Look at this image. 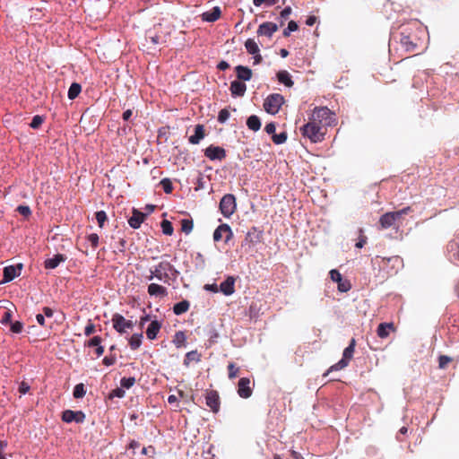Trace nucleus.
Instances as JSON below:
<instances>
[{"label": "nucleus", "mask_w": 459, "mask_h": 459, "mask_svg": "<svg viewBox=\"0 0 459 459\" xmlns=\"http://www.w3.org/2000/svg\"><path fill=\"white\" fill-rule=\"evenodd\" d=\"M169 273L176 278L178 272L169 261H161L159 264L154 266L153 270H151V274L147 279L152 281L153 278H157L159 281L168 283L170 280Z\"/></svg>", "instance_id": "nucleus-1"}, {"label": "nucleus", "mask_w": 459, "mask_h": 459, "mask_svg": "<svg viewBox=\"0 0 459 459\" xmlns=\"http://www.w3.org/2000/svg\"><path fill=\"white\" fill-rule=\"evenodd\" d=\"M310 119L324 128L333 125L335 114L327 107L315 108Z\"/></svg>", "instance_id": "nucleus-2"}, {"label": "nucleus", "mask_w": 459, "mask_h": 459, "mask_svg": "<svg viewBox=\"0 0 459 459\" xmlns=\"http://www.w3.org/2000/svg\"><path fill=\"white\" fill-rule=\"evenodd\" d=\"M300 131L303 136L307 137L313 143L323 141L325 134L323 131V127L311 119L300 128Z\"/></svg>", "instance_id": "nucleus-3"}, {"label": "nucleus", "mask_w": 459, "mask_h": 459, "mask_svg": "<svg viewBox=\"0 0 459 459\" xmlns=\"http://www.w3.org/2000/svg\"><path fill=\"white\" fill-rule=\"evenodd\" d=\"M411 210V207L407 206L402 210L383 214L379 219L381 229H388L394 226L397 220L401 219L403 215L407 214Z\"/></svg>", "instance_id": "nucleus-4"}, {"label": "nucleus", "mask_w": 459, "mask_h": 459, "mask_svg": "<svg viewBox=\"0 0 459 459\" xmlns=\"http://www.w3.org/2000/svg\"><path fill=\"white\" fill-rule=\"evenodd\" d=\"M284 103V98L278 93L270 94L264 102V110L270 114H276Z\"/></svg>", "instance_id": "nucleus-5"}, {"label": "nucleus", "mask_w": 459, "mask_h": 459, "mask_svg": "<svg viewBox=\"0 0 459 459\" xmlns=\"http://www.w3.org/2000/svg\"><path fill=\"white\" fill-rule=\"evenodd\" d=\"M236 198L231 194L225 195L220 202V211L224 217L230 218L236 211Z\"/></svg>", "instance_id": "nucleus-6"}, {"label": "nucleus", "mask_w": 459, "mask_h": 459, "mask_svg": "<svg viewBox=\"0 0 459 459\" xmlns=\"http://www.w3.org/2000/svg\"><path fill=\"white\" fill-rule=\"evenodd\" d=\"M111 322L113 328L120 334L126 333L127 329H132L134 327V323L132 321L126 320L118 313L112 316Z\"/></svg>", "instance_id": "nucleus-7"}, {"label": "nucleus", "mask_w": 459, "mask_h": 459, "mask_svg": "<svg viewBox=\"0 0 459 459\" xmlns=\"http://www.w3.org/2000/svg\"><path fill=\"white\" fill-rule=\"evenodd\" d=\"M400 43L405 51L411 53L418 48V40L415 35L406 30L401 32Z\"/></svg>", "instance_id": "nucleus-8"}, {"label": "nucleus", "mask_w": 459, "mask_h": 459, "mask_svg": "<svg viewBox=\"0 0 459 459\" xmlns=\"http://www.w3.org/2000/svg\"><path fill=\"white\" fill-rule=\"evenodd\" d=\"M263 238V231L258 230L256 227H252L246 234L244 240L242 241L241 246H247L248 247H252L256 244L260 243Z\"/></svg>", "instance_id": "nucleus-9"}, {"label": "nucleus", "mask_w": 459, "mask_h": 459, "mask_svg": "<svg viewBox=\"0 0 459 459\" xmlns=\"http://www.w3.org/2000/svg\"><path fill=\"white\" fill-rule=\"evenodd\" d=\"M233 238L231 228L226 224H221L213 232V240L215 242L221 241L224 238V242L228 243Z\"/></svg>", "instance_id": "nucleus-10"}, {"label": "nucleus", "mask_w": 459, "mask_h": 459, "mask_svg": "<svg viewBox=\"0 0 459 459\" xmlns=\"http://www.w3.org/2000/svg\"><path fill=\"white\" fill-rule=\"evenodd\" d=\"M62 420L66 423L73 421L82 423L85 420V414L82 411L65 410L62 413Z\"/></svg>", "instance_id": "nucleus-11"}, {"label": "nucleus", "mask_w": 459, "mask_h": 459, "mask_svg": "<svg viewBox=\"0 0 459 459\" xmlns=\"http://www.w3.org/2000/svg\"><path fill=\"white\" fill-rule=\"evenodd\" d=\"M206 405L213 411L218 412L220 410V397L215 390H208L205 394Z\"/></svg>", "instance_id": "nucleus-12"}, {"label": "nucleus", "mask_w": 459, "mask_h": 459, "mask_svg": "<svg viewBox=\"0 0 459 459\" xmlns=\"http://www.w3.org/2000/svg\"><path fill=\"white\" fill-rule=\"evenodd\" d=\"M204 155L212 160H221L226 157V151L221 146L212 144L205 149Z\"/></svg>", "instance_id": "nucleus-13"}, {"label": "nucleus", "mask_w": 459, "mask_h": 459, "mask_svg": "<svg viewBox=\"0 0 459 459\" xmlns=\"http://www.w3.org/2000/svg\"><path fill=\"white\" fill-rule=\"evenodd\" d=\"M253 394L250 387V379L248 377H241L238 383V394L244 399L249 398Z\"/></svg>", "instance_id": "nucleus-14"}, {"label": "nucleus", "mask_w": 459, "mask_h": 459, "mask_svg": "<svg viewBox=\"0 0 459 459\" xmlns=\"http://www.w3.org/2000/svg\"><path fill=\"white\" fill-rule=\"evenodd\" d=\"M332 281L338 283V290L346 292L351 289V283L347 280H343L342 274L335 269L329 273Z\"/></svg>", "instance_id": "nucleus-15"}, {"label": "nucleus", "mask_w": 459, "mask_h": 459, "mask_svg": "<svg viewBox=\"0 0 459 459\" xmlns=\"http://www.w3.org/2000/svg\"><path fill=\"white\" fill-rule=\"evenodd\" d=\"M22 269V264H18L17 265H9L4 268V279L3 282H9L15 277L19 276Z\"/></svg>", "instance_id": "nucleus-16"}, {"label": "nucleus", "mask_w": 459, "mask_h": 459, "mask_svg": "<svg viewBox=\"0 0 459 459\" xmlns=\"http://www.w3.org/2000/svg\"><path fill=\"white\" fill-rule=\"evenodd\" d=\"M147 214L140 212L139 210L134 208L132 211V216L128 219V224L131 228L136 230L139 229L141 224L146 219Z\"/></svg>", "instance_id": "nucleus-17"}, {"label": "nucleus", "mask_w": 459, "mask_h": 459, "mask_svg": "<svg viewBox=\"0 0 459 459\" xmlns=\"http://www.w3.org/2000/svg\"><path fill=\"white\" fill-rule=\"evenodd\" d=\"M278 30V26L270 22H264L259 25L257 34L259 36H266L271 38L274 32Z\"/></svg>", "instance_id": "nucleus-18"}, {"label": "nucleus", "mask_w": 459, "mask_h": 459, "mask_svg": "<svg viewBox=\"0 0 459 459\" xmlns=\"http://www.w3.org/2000/svg\"><path fill=\"white\" fill-rule=\"evenodd\" d=\"M220 290L226 296H230L235 292V278L228 276L227 279L220 284Z\"/></svg>", "instance_id": "nucleus-19"}, {"label": "nucleus", "mask_w": 459, "mask_h": 459, "mask_svg": "<svg viewBox=\"0 0 459 459\" xmlns=\"http://www.w3.org/2000/svg\"><path fill=\"white\" fill-rule=\"evenodd\" d=\"M230 90L233 97H242L247 91V85L242 81L235 80L231 82Z\"/></svg>", "instance_id": "nucleus-20"}, {"label": "nucleus", "mask_w": 459, "mask_h": 459, "mask_svg": "<svg viewBox=\"0 0 459 459\" xmlns=\"http://www.w3.org/2000/svg\"><path fill=\"white\" fill-rule=\"evenodd\" d=\"M235 72L237 74V78L239 81L246 82V81L251 80V78H252V74H253L252 70L250 68H248L247 66H244L241 65H237L235 67Z\"/></svg>", "instance_id": "nucleus-21"}, {"label": "nucleus", "mask_w": 459, "mask_h": 459, "mask_svg": "<svg viewBox=\"0 0 459 459\" xmlns=\"http://www.w3.org/2000/svg\"><path fill=\"white\" fill-rule=\"evenodd\" d=\"M66 260V256L63 254H56L51 258H48L44 262V266L46 269H55L62 262Z\"/></svg>", "instance_id": "nucleus-22"}, {"label": "nucleus", "mask_w": 459, "mask_h": 459, "mask_svg": "<svg viewBox=\"0 0 459 459\" xmlns=\"http://www.w3.org/2000/svg\"><path fill=\"white\" fill-rule=\"evenodd\" d=\"M205 136L204 126L198 124L195 126V134L188 139L192 144H198Z\"/></svg>", "instance_id": "nucleus-23"}, {"label": "nucleus", "mask_w": 459, "mask_h": 459, "mask_svg": "<svg viewBox=\"0 0 459 459\" xmlns=\"http://www.w3.org/2000/svg\"><path fill=\"white\" fill-rule=\"evenodd\" d=\"M160 328H161V323L157 321V320H153L151 322V324L149 325V326L147 327V330H146V336L149 340H154L156 339L159 332L160 331Z\"/></svg>", "instance_id": "nucleus-24"}, {"label": "nucleus", "mask_w": 459, "mask_h": 459, "mask_svg": "<svg viewBox=\"0 0 459 459\" xmlns=\"http://www.w3.org/2000/svg\"><path fill=\"white\" fill-rule=\"evenodd\" d=\"M394 331V325L393 323H381L378 325L377 333L378 337L384 339L389 336L390 332Z\"/></svg>", "instance_id": "nucleus-25"}, {"label": "nucleus", "mask_w": 459, "mask_h": 459, "mask_svg": "<svg viewBox=\"0 0 459 459\" xmlns=\"http://www.w3.org/2000/svg\"><path fill=\"white\" fill-rule=\"evenodd\" d=\"M221 12L219 6L213 7L211 11L205 12L202 14L203 21L213 22L221 17Z\"/></svg>", "instance_id": "nucleus-26"}, {"label": "nucleus", "mask_w": 459, "mask_h": 459, "mask_svg": "<svg viewBox=\"0 0 459 459\" xmlns=\"http://www.w3.org/2000/svg\"><path fill=\"white\" fill-rule=\"evenodd\" d=\"M148 293L151 296H160L164 297L168 294L167 289L157 283H151L148 286Z\"/></svg>", "instance_id": "nucleus-27"}, {"label": "nucleus", "mask_w": 459, "mask_h": 459, "mask_svg": "<svg viewBox=\"0 0 459 459\" xmlns=\"http://www.w3.org/2000/svg\"><path fill=\"white\" fill-rule=\"evenodd\" d=\"M278 81L287 87L293 86V81L291 80L290 74L286 70H281L277 73Z\"/></svg>", "instance_id": "nucleus-28"}, {"label": "nucleus", "mask_w": 459, "mask_h": 459, "mask_svg": "<svg viewBox=\"0 0 459 459\" xmlns=\"http://www.w3.org/2000/svg\"><path fill=\"white\" fill-rule=\"evenodd\" d=\"M247 126L250 130L254 132L258 131L261 127L260 118L255 115L250 116L247 120Z\"/></svg>", "instance_id": "nucleus-29"}, {"label": "nucleus", "mask_w": 459, "mask_h": 459, "mask_svg": "<svg viewBox=\"0 0 459 459\" xmlns=\"http://www.w3.org/2000/svg\"><path fill=\"white\" fill-rule=\"evenodd\" d=\"M189 307H190V303L189 301L187 300H182L177 304L174 305L173 307V312L174 314L176 315H182L184 313H186L188 309H189Z\"/></svg>", "instance_id": "nucleus-30"}, {"label": "nucleus", "mask_w": 459, "mask_h": 459, "mask_svg": "<svg viewBox=\"0 0 459 459\" xmlns=\"http://www.w3.org/2000/svg\"><path fill=\"white\" fill-rule=\"evenodd\" d=\"M356 346V341L354 338L351 340V342L348 347H346L342 353V358L347 360L348 362L352 359L354 350Z\"/></svg>", "instance_id": "nucleus-31"}, {"label": "nucleus", "mask_w": 459, "mask_h": 459, "mask_svg": "<svg viewBox=\"0 0 459 459\" xmlns=\"http://www.w3.org/2000/svg\"><path fill=\"white\" fill-rule=\"evenodd\" d=\"M201 360V354L197 351H191L186 354L184 365L188 366L191 361L199 362Z\"/></svg>", "instance_id": "nucleus-32"}, {"label": "nucleus", "mask_w": 459, "mask_h": 459, "mask_svg": "<svg viewBox=\"0 0 459 459\" xmlns=\"http://www.w3.org/2000/svg\"><path fill=\"white\" fill-rule=\"evenodd\" d=\"M245 48L247 53L251 55L257 54L260 51L257 43L253 39H248L246 40Z\"/></svg>", "instance_id": "nucleus-33"}, {"label": "nucleus", "mask_w": 459, "mask_h": 459, "mask_svg": "<svg viewBox=\"0 0 459 459\" xmlns=\"http://www.w3.org/2000/svg\"><path fill=\"white\" fill-rule=\"evenodd\" d=\"M143 333H134L129 339V345L132 350H137L142 344Z\"/></svg>", "instance_id": "nucleus-34"}, {"label": "nucleus", "mask_w": 459, "mask_h": 459, "mask_svg": "<svg viewBox=\"0 0 459 459\" xmlns=\"http://www.w3.org/2000/svg\"><path fill=\"white\" fill-rule=\"evenodd\" d=\"M186 337L185 333L182 331H178L176 333V334L174 336L173 343L175 344V346L177 348H180V347H183L186 345Z\"/></svg>", "instance_id": "nucleus-35"}, {"label": "nucleus", "mask_w": 459, "mask_h": 459, "mask_svg": "<svg viewBox=\"0 0 459 459\" xmlns=\"http://www.w3.org/2000/svg\"><path fill=\"white\" fill-rule=\"evenodd\" d=\"M82 91V86L77 82H73L68 90V98L74 100L78 97Z\"/></svg>", "instance_id": "nucleus-36"}, {"label": "nucleus", "mask_w": 459, "mask_h": 459, "mask_svg": "<svg viewBox=\"0 0 459 459\" xmlns=\"http://www.w3.org/2000/svg\"><path fill=\"white\" fill-rule=\"evenodd\" d=\"M349 362L345 360L343 358H342L341 360H339L334 365L331 366L326 373L324 374V377H326L330 372L341 370L348 366Z\"/></svg>", "instance_id": "nucleus-37"}, {"label": "nucleus", "mask_w": 459, "mask_h": 459, "mask_svg": "<svg viewBox=\"0 0 459 459\" xmlns=\"http://www.w3.org/2000/svg\"><path fill=\"white\" fill-rule=\"evenodd\" d=\"M381 262L385 265L392 263L393 267H394L399 266L403 263V260L399 255H394L391 257H381Z\"/></svg>", "instance_id": "nucleus-38"}, {"label": "nucleus", "mask_w": 459, "mask_h": 459, "mask_svg": "<svg viewBox=\"0 0 459 459\" xmlns=\"http://www.w3.org/2000/svg\"><path fill=\"white\" fill-rule=\"evenodd\" d=\"M160 226H161L163 234H165L167 236H171L173 234L174 229H173L172 223L169 221L163 220L161 221Z\"/></svg>", "instance_id": "nucleus-39"}, {"label": "nucleus", "mask_w": 459, "mask_h": 459, "mask_svg": "<svg viewBox=\"0 0 459 459\" xmlns=\"http://www.w3.org/2000/svg\"><path fill=\"white\" fill-rule=\"evenodd\" d=\"M86 394L84 385L80 383L77 384L74 388V397L76 399L82 398Z\"/></svg>", "instance_id": "nucleus-40"}, {"label": "nucleus", "mask_w": 459, "mask_h": 459, "mask_svg": "<svg viewBox=\"0 0 459 459\" xmlns=\"http://www.w3.org/2000/svg\"><path fill=\"white\" fill-rule=\"evenodd\" d=\"M194 227V222L192 220L184 219L181 221V230L186 234H189Z\"/></svg>", "instance_id": "nucleus-41"}, {"label": "nucleus", "mask_w": 459, "mask_h": 459, "mask_svg": "<svg viewBox=\"0 0 459 459\" xmlns=\"http://www.w3.org/2000/svg\"><path fill=\"white\" fill-rule=\"evenodd\" d=\"M1 314V323L4 325L10 324L12 322V311L6 308H4L0 311Z\"/></svg>", "instance_id": "nucleus-42"}, {"label": "nucleus", "mask_w": 459, "mask_h": 459, "mask_svg": "<svg viewBox=\"0 0 459 459\" xmlns=\"http://www.w3.org/2000/svg\"><path fill=\"white\" fill-rule=\"evenodd\" d=\"M135 384V377H123L120 380L121 387L129 389Z\"/></svg>", "instance_id": "nucleus-43"}, {"label": "nucleus", "mask_w": 459, "mask_h": 459, "mask_svg": "<svg viewBox=\"0 0 459 459\" xmlns=\"http://www.w3.org/2000/svg\"><path fill=\"white\" fill-rule=\"evenodd\" d=\"M228 372L230 379L236 378L238 375L239 368L237 367L234 363L230 362L228 365Z\"/></svg>", "instance_id": "nucleus-44"}, {"label": "nucleus", "mask_w": 459, "mask_h": 459, "mask_svg": "<svg viewBox=\"0 0 459 459\" xmlns=\"http://www.w3.org/2000/svg\"><path fill=\"white\" fill-rule=\"evenodd\" d=\"M160 185L162 186L163 190L167 194H170L173 190L172 182L169 178H163Z\"/></svg>", "instance_id": "nucleus-45"}, {"label": "nucleus", "mask_w": 459, "mask_h": 459, "mask_svg": "<svg viewBox=\"0 0 459 459\" xmlns=\"http://www.w3.org/2000/svg\"><path fill=\"white\" fill-rule=\"evenodd\" d=\"M44 118L41 116L36 115L32 117L30 126L33 129H38L43 124Z\"/></svg>", "instance_id": "nucleus-46"}, {"label": "nucleus", "mask_w": 459, "mask_h": 459, "mask_svg": "<svg viewBox=\"0 0 459 459\" xmlns=\"http://www.w3.org/2000/svg\"><path fill=\"white\" fill-rule=\"evenodd\" d=\"M99 235L96 233H91L87 236V241L91 244L93 249L97 248V247L99 246Z\"/></svg>", "instance_id": "nucleus-47"}, {"label": "nucleus", "mask_w": 459, "mask_h": 459, "mask_svg": "<svg viewBox=\"0 0 459 459\" xmlns=\"http://www.w3.org/2000/svg\"><path fill=\"white\" fill-rule=\"evenodd\" d=\"M95 218L100 228L103 227L105 221H107V214L104 211H99L95 213Z\"/></svg>", "instance_id": "nucleus-48"}, {"label": "nucleus", "mask_w": 459, "mask_h": 459, "mask_svg": "<svg viewBox=\"0 0 459 459\" xmlns=\"http://www.w3.org/2000/svg\"><path fill=\"white\" fill-rule=\"evenodd\" d=\"M10 330L13 333H20L23 329V324L20 321L11 322Z\"/></svg>", "instance_id": "nucleus-49"}, {"label": "nucleus", "mask_w": 459, "mask_h": 459, "mask_svg": "<svg viewBox=\"0 0 459 459\" xmlns=\"http://www.w3.org/2000/svg\"><path fill=\"white\" fill-rule=\"evenodd\" d=\"M102 339L100 336H94L89 341L85 342L84 346L87 347H96L101 344Z\"/></svg>", "instance_id": "nucleus-50"}, {"label": "nucleus", "mask_w": 459, "mask_h": 459, "mask_svg": "<svg viewBox=\"0 0 459 459\" xmlns=\"http://www.w3.org/2000/svg\"><path fill=\"white\" fill-rule=\"evenodd\" d=\"M452 361V359L446 355H440L438 358V367L446 368V366Z\"/></svg>", "instance_id": "nucleus-51"}, {"label": "nucleus", "mask_w": 459, "mask_h": 459, "mask_svg": "<svg viewBox=\"0 0 459 459\" xmlns=\"http://www.w3.org/2000/svg\"><path fill=\"white\" fill-rule=\"evenodd\" d=\"M125 394H126L125 390L122 387H117L110 392L108 397L110 399H112L114 397L123 398L125 396Z\"/></svg>", "instance_id": "nucleus-52"}, {"label": "nucleus", "mask_w": 459, "mask_h": 459, "mask_svg": "<svg viewBox=\"0 0 459 459\" xmlns=\"http://www.w3.org/2000/svg\"><path fill=\"white\" fill-rule=\"evenodd\" d=\"M230 117V111L227 108H222L218 115V121L221 124L225 123Z\"/></svg>", "instance_id": "nucleus-53"}, {"label": "nucleus", "mask_w": 459, "mask_h": 459, "mask_svg": "<svg viewBox=\"0 0 459 459\" xmlns=\"http://www.w3.org/2000/svg\"><path fill=\"white\" fill-rule=\"evenodd\" d=\"M286 139H287L286 133H281L279 134H275L273 135V141L276 144L283 143L286 141Z\"/></svg>", "instance_id": "nucleus-54"}, {"label": "nucleus", "mask_w": 459, "mask_h": 459, "mask_svg": "<svg viewBox=\"0 0 459 459\" xmlns=\"http://www.w3.org/2000/svg\"><path fill=\"white\" fill-rule=\"evenodd\" d=\"M7 446V441L0 440V459H8L7 455L11 456V455L5 453Z\"/></svg>", "instance_id": "nucleus-55"}, {"label": "nucleus", "mask_w": 459, "mask_h": 459, "mask_svg": "<svg viewBox=\"0 0 459 459\" xmlns=\"http://www.w3.org/2000/svg\"><path fill=\"white\" fill-rule=\"evenodd\" d=\"M359 241L356 243L355 247L357 248H362L365 244L367 243V237L363 235V230L359 229Z\"/></svg>", "instance_id": "nucleus-56"}, {"label": "nucleus", "mask_w": 459, "mask_h": 459, "mask_svg": "<svg viewBox=\"0 0 459 459\" xmlns=\"http://www.w3.org/2000/svg\"><path fill=\"white\" fill-rule=\"evenodd\" d=\"M16 211L24 217H28L31 213L30 207L27 205H19Z\"/></svg>", "instance_id": "nucleus-57"}, {"label": "nucleus", "mask_w": 459, "mask_h": 459, "mask_svg": "<svg viewBox=\"0 0 459 459\" xmlns=\"http://www.w3.org/2000/svg\"><path fill=\"white\" fill-rule=\"evenodd\" d=\"M95 331H96L95 325L91 320H89V322H88V324H87V325L85 326V329H84V334L86 336H90L92 333H94Z\"/></svg>", "instance_id": "nucleus-58"}, {"label": "nucleus", "mask_w": 459, "mask_h": 459, "mask_svg": "<svg viewBox=\"0 0 459 459\" xmlns=\"http://www.w3.org/2000/svg\"><path fill=\"white\" fill-rule=\"evenodd\" d=\"M116 361H117V358H116V356H115V355L106 356V357L103 359V360H102L103 364H104L105 366H108H108H112V365H114V364L116 363Z\"/></svg>", "instance_id": "nucleus-59"}, {"label": "nucleus", "mask_w": 459, "mask_h": 459, "mask_svg": "<svg viewBox=\"0 0 459 459\" xmlns=\"http://www.w3.org/2000/svg\"><path fill=\"white\" fill-rule=\"evenodd\" d=\"M265 132L268 134H275L276 126L274 123H268L264 127Z\"/></svg>", "instance_id": "nucleus-60"}, {"label": "nucleus", "mask_w": 459, "mask_h": 459, "mask_svg": "<svg viewBox=\"0 0 459 459\" xmlns=\"http://www.w3.org/2000/svg\"><path fill=\"white\" fill-rule=\"evenodd\" d=\"M290 13L291 8L290 6H287L281 12V17L284 20H287Z\"/></svg>", "instance_id": "nucleus-61"}, {"label": "nucleus", "mask_w": 459, "mask_h": 459, "mask_svg": "<svg viewBox=\"0 0 459 459\" xmlns=\"http://www.w3.org/2000/svg\"><path fill=\"white\" fill-rule=\"evenodd\" d=\"M204 290H210L212 292H218V290H220V288H218L217 284L215 283H212V284H205L204 285Z\"/></svg>", "instance_id": "nucleus-62"}, {"label": "nucleus", "mask_w": 459, "mask_h": 459, "mask_svg": "<svg viewBox=\"0 0 459 459\" xmlns=\"http://www.w3.org/2000/svg\"><path fill=\"white\" fill-rule=\"evenodd\" d=\"M43 316L44 317L47 316V317H52L53 315H54V311L52 308L48 307H44L43 309Z\"/></svg>", "instance_id": "nucleus-63"}, {"label": "nucleus", "mask_w": 459, "mask_h": 459, "mask_svg": "<svg viewBox=\"0 0 459 459\" xmlns=\"http://www.w3.org/2000/svg\"><path fill=\"white\" fill-rule=\"evenodd\" d=\"M30 389V386L25 382H22L19 386V392L22 394H25Z\"/></svg>", "instance_id": "nucleus-64"}]
</instances>
